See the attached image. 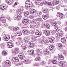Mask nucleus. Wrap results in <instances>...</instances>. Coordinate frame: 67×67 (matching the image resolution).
<instances>
[{"instance_id": "4c0bfd02", "label": "nucleus", "mask_w": 67, "mask_h": 67, "mask_svg": "<svg viewBox=\"0 0 67 67\" xmlns=\"http://www.w3.org/2000/svg\"><path fill=\"white\" fill-rule=\"evenodd\" d=\"M43 3V4H44V5H47L49 3L47 1H44Z\"/></svg>"}, {"instance_id": "680f3d73", "label": "nucleus", "mask_w": 67, "mask_h": 67, "mask_svg": "<svg viewBox=\"0 0 67 67\" xmlns=\"http://www.w3.org/2000/svg\"><path fill=\"white\" fill-rule=\"evenodd\" d=\"M7 19L8 20H9V21H11V18H10V17H8Z\"/></svg>"}, {"instance_id": "e433bc0d", "label": "nucleus", "mask_w": 67, "mask_h": 67, "mask_svg": "<svg viewBox=\"0 0 67 67\" xmlns=\"http://www.w3.org/2000/svg\"><path fill=\"white\" fill-rule=\"evenodd\" d=\"M43 3V4H44V5H47L49 3L47 1H44Z\"/></svg>"}, {"instance_id": "a18cd8bd", "label": "nucleus", "mask_w": 67, "mask_h": 67, "mask_svg": "<svg viewBox=\"0 0 67 67\" xmlns=\"http://www.w3.org/2000/svg\"><path fill=\"white\" fill-rule=\"evenodd\" d=\"M18 56L20 59L21 60L23 59V58H24V56H23V55H20Z\"/></svg>"}, {"instance_id": "9d476101", "label": "nucleus", "mask_w": 67, "mask_h": 67, "mask_svg": "<svg viewBox=\"0 0 67 67\" xmlns=\"http://www.w3.org/2000/svg\"><path fill=\"white\" fill-rule=\"evenodd\" d=\"M29 20H28L26 19H25L24 20L22 21V23L25 25L29 23Z\"/></svg>"}, {"instance_id": "39448f33", "label": "nucleus", "mask_w": 67, "mask_h": 67, "mask_svg": "<svg viewBox=\"0 0 67 67\" xmlns=\"http://www.w3.org/2000/svg\"><path fill=\"white\" fill-rule=\"evenodd\" d=\"M22 32L24 33L23 34L24 35H25V36L26 35H28L29 36H31L30 34H27V33L28 32L26 30H23L22 31Z\"/></svg>"}, {"instance_id": "4468645a", "label": "nucleus", "mask_w": 67, "mask_h": 67, "mask_svg": "<svg viewBox=\"0 0 67 67\" xmlns=\"http://www.w3.org/2000/svg\"><path fill=\"white\" fill-rule=\"evenodd\" d=\"M4 38L6 41H8L10 39V36L9 35H6L4 36Z\"/></svg>"}, {"instance_id": "20e7f679", "label": "nucleus", "mask_w": 67, "mask_h": 67, "mask_svg": "<svg viewBox=\"0 0 67 67\" xmlns=\"http://www.w3.org/2000/svg\"><path fill=\"white\" fill-rule=\"evenodd\" d=\"M58 64H59L60 66L62 67H65L66 66V63L64 61H61L60 62L58 63Z\"/></svg>"}, {"instance_id": "f8f14e48", "label": "nucleus", "mask_w": 67, "mask_h": 67, "mask_svg": "<svg viewBox=\"0 0 67 67\" xmlns=\"http://www.w3.org/2000/svg\"><path fill=\"white\" fill-rule=\"evenodd\" d=\"M43 12L44 13H46L48 12V9L46 7H43L42 8Z\"/></svg>"}, {"instance_id": "c9c22d12", "label": "nucleus", "mask_w": 67, "mask_h": 67, "mask_svg": "<svg viewBox=\"0 0 67 67\" xmlns=\"http://www.w3.org/2000/svg\"><path fill=\"white\" fill-rule=\"evenodd\" d=\"M22 42H20V41H17L16 43V44L17 45H20L21 44V43Z\"/></svg>"}, {"instance_id": "2f4dec72", "label": "nucleus", "mask_w": 67, "mask_h": 67, "mask_svg": "<svg viewBox=\"0 0 67 67\" xmlns=\"http://www.w3.org/2000/svg\"><path fill=\"white\" fill-rule=\"evenodd\" d=\"M35 60L36 61H40V60H41V58H40L37 57L35 58Z\"/></svg>"}, {"instance_id": "774afa93", "label": "nucleus", "mask_w": 67, "mask_h": 67, "mask_svg": "<svg viewBox=\"0 0 67 67\" xmlns=\"http://www.w3.org/2000/svg\"><path fill=\"white\" fill-rule=\"evenodd\" d=\"M2 34L4 35L5 36V35H6L7 34H6V32H3Z\"/></svg>"}, {"instance_id": "e2e57ef3", "label": "nucleus", "mask_w": 67, "mask_h": 67, "mask_svg": "<svg viewBox=\"0 0 67 67\" xmlns=\"http://www.w3.org/2000/svg\"><path fill=\"white\" fill-rule=\"evenodd\" d=\"M11 39L12 40H14L15 39V37L14 36H11Z\"/></svg>"}, {"instance_id": "7ed1b4c3", "label": "nucleus", "mask_w": 67, "mask_h": 67, "mask_svg": "<svg viewBox=\"0 0 67 67\" xmlns=\"http://www.w3.org/2000/svg\"><path fill=\"white\" fill-rule=\"evenodd\" d=\"M30 13L31 14H36L37 13V12L34 9H32L30 10Z\"/></svg>"}, {"instance_id": "7c9ffc66", "label": "nucleus", "mask_w": 67, "mask_h": 67, "mask_svg": "<svg viewBox=\"0 0 67 67\" xmlns=\"http://www.w3.org/2000/svg\"><path fill=\"white\" fill-rule=\"evenodd\" d=\"M34 54V52L33 50H30V54L31 55H33Z\"/></svg>"}, {"instance_id": "864d4df0", "label": "nucleus", "mask_w": 67, "mask_h": 67, "mask_svg": "<svg viewBox=\"0 0 67 67\" xmlns=\"http://www.w3.org/2000/svg\"><path fill=\"white\" fill-rule=\"evenodd\" d=\"M37 15H38V16H40L39 15H42V12H40V13H37Z\"/></svg>"}, {"instance_id": "4be33fe9", "label": "nucleus", "mask_w": 67, "mask_h": 67, "mask_svg": "<svg viewBox=\"0 0 67 67\" xmlns=\"http://www.w3.org/2000/svg\"><path fill=\"white\" fill-rule=\"evenodd\" d=\"M0 19L1 21H3V23H5V22H6V20L4 19V17H1L0 18Z\"/></svg>"}, {"instance_id": "dca6fc26", "label": "nucleus", "mask_w": 67, "mask_h": 67, "mask_svg": "<svg viewBox=\"0 0 67 67\" xmlns=\"http://www.w3.org/2000/svg\"><path fill=\"white\" fill-rule=\"evenodd\" d=\"M61 42L63 43H65L64 44H66V39L65 38H63L61 39Z\"/></svg>"}, {"instance_id": "aec40b11", "label": "nucleus", "mask_w": 67, "mask_h": 67, "mask_svg": "<svg viewBox=\"0 0 67 67\" xmlns=\"http://www.w3.org/2000/svg\"><path fill=\"white\" fill-rule=\"evenodd\" d=\"M43 26L46 29H49V25L48 24H45Z\"/></svg>"}, {"instance_id": "3c124183", "label": "nucleus", "mask_w": 67, "mask_h": 67, "mask_svg": "<svg viewBox=\"0 0 67 67\" xmlns=\"http://www.w3.org/2000/svg\"><path fill=\"white\" fill-rule=\"evenodd\" d=\"M59 3V1L58 0H56L55 1V4H58Z\"/></svg>"}, {"instance_id": "13d9d810", "label": "nucleus", "mask_w": 67, "mask_h": 67, "mask_svg": "<svg viewBox=\"0 0 67 67\" xmlns=\"http://www.w3.org/2000/svg\"><path fill=\"white\" fill-rule=\"evenodd\" d=\"M37 64L36 63H35V64H33L32 65V66H33V67L34 66H37Z\"/></svg>"}, {"instance_id": "052dcab7", "label": "nucleus", "mask_w": 67, "mask_h": 67, "mask_svg": "<svg viewBox=\"0 0 67 67\" xmlns=\"http://www.w3.org/2000/svg\"><path fill=\"white\" fill-rule=\"evenodd\" d=\"M16 9H14L13 10V13H15L16 12Z\"/></svg>"}, {"instance_id": "0eeeda50", "label": "nucleus", "mask_w": 67, "mask_h": 67, "mask_svg": "<svg viewBox=\"0 0 67 67\" xmlns=\"http://www.w3.org/2000/svg\"><path fill=\"white\" fill-rule=\"evenodd\" d=\"M35 34L36 35H37L38 36H41V35H42V33L41 31H37L36 32Z\"/></svg>"}, {"instance_id": "0e129e2a", "label": "nucleus", "mask_w": 67, "mask_h": 67, "mask_svg": "<svg viewBox=\"0 0 67 67\" xmlns=\"http://www.w3.org/2000/svg\"><path fill=\"white\" fill-rule=\"evenodd\" d=\"M21 38H18V41H19V42H20V41L21 40Z\"/></svg>"}, {"instance_id": "f3484780", "label": "nucleus", "mask_w": 67, "mask_h": 67, "mask_svg": "<svg viewBox=\"0 0 67 67\" xmlns=\"http://www.w3.org/2000/svg\"><path fill=\"white\" fill-rule=\"evenodd\" d=\"M43 53L45 55H47L49 53V51L47 49H44L43 51Z\"/></svg>"}, {"instance_id": "1a4fd4ad", "label": "nucleus", "mask_w": 67, "mask_h": 67, "mask_svg": "<svg viewBox=\"0 0 67 67\" xmlns=\"http://www.w3.org/2000/svg\"><path fill=\"white\" fill-rule=\"evenodd\" d=\"M63 43H57V46L58 48H61L62 47H63Z\"/></svg>"}, {"instance_id": "6e6552de", "label": "nucleus", "mask_w": 67, "mask_h": 67, "mask_svg": "<svg viewBox=\"0 0 67 67\" xmlns=\"http://www.w3.org/2000/svg\"><path fill=\"white\" fill-rule=\"evenodd\" d=\"M44 33L46 36H49L51 34L50 31L48 30H45L44 31Z\"/></svg>"}, {"instance_id": "bf43d9fd", "label": "nucleus", "mask_w": 67, "mask_h": 67, "mask_svg": "<svg viewBox=\"0 0 67 67\" xmlns=\"http://www.w3.org/2000/svg\"><path fill=\"white\" fill-rule=\"evenodd\" d=\"M20 9H21V11H23L24 10V7H21Z\"/></svg>"}, {"instance_id": "6ab92c4d", "label": "nucleus", "mask_w": 67, "mask_h": 67, "mask_svg": "<svg viewBox=\"0 0 67 67\" xmlns=\"http://www.w3.org/2000/svg\"><path fill=\"white\" fill-rule=\"evenodd\" d=\"M5 63L6 64H7V65H9V66H11V63L10 62V61L9 60H7L5 61Z\"/></svg>"}, {"instance_id": "cd10ccee", "label": "nucleus", "mask_w": 67, "mask_h": 67, "mask_svg": "<svg viewBox=\"0 0 67 67\" xmlns=\"http://www.w3.org/2000/svg\"><path fill=\"white\" fill-rule=\"evenodd\" d=\"M21 47L24 50H25V49H26L27 48L26 47L24 44H23L21 45Z\"/></svg>"}, {"instance_id": "ddd939ff", "label": "nucleus", "mask_w": 67, "mask_h": 67, "mask_svg": "<svg viewBox=\"0 0 67 67\" xmlns=\"http://www.w3.org/2000/svg\"><path fill=\"white\" fill-rule=\"evenodd\" d=\"M12 60L14 62H16V63H18L19 61V58H13Z\"/></svg>"}, {"instance_id": "473e14b6", "label": "nucleus", "mask_w": 67, "mask_h": 67, "mask_svg": "<svg viewBox=\"0 0 67 67\" xmlns=\"http://www.w3.org/2000/svg\"><path fill=\"white\" fill-rule=\"evenodd\" d=\"M64 34H63L60 33L59 34H58V36H57V37H59H59H62L63 35H64Z\"/></svg>"}, {"instance_id": "58836bf2", "label": "nucleus", "mask_w": 67, "mask_h": 67, "mask_svg": "<svg viewBox=\"0 0 67 67\" xmlns=\"http://www.w3.org/2000/svg\"><path fill=\"white\" fill-rule=\"evenodd\" d=\"M21 35H22V33H18L17 34H15V35L17 36H20Z\"/></svg>"}, {"instance_id": "37998d69", "label": "nucleus", "mask_w": 67, "mask_h": 67, "mask_svg": "<svg viewBox=\"0 0 67 67\" xmlns=\"http://www.w3.org/2000/svg\"><path fill=\"white\" fill-rule=\"evenodd\" d=\"M58 34H59L58 33H57L55 34V35L57 37L56 38V40H59V37L58 36H58Z\"/></svg>"}, {"instance_id": "5fc2aeb1", "label": "nucleus", "mask_w": 67, "mask_h": 67, "mask_svg": "<svg viewBox=\"0 0 67 67\" xmlns=\"http://www.w3.org/2000/svg\"><path fill=\"white\" fill-rule=\"evenodd\" d=\"M63 53L64 55H66L67 54V51H63Z\"/></svg>"}, {"instance_id": "a211bd4d", "label": "nucleus", "mask_w": 67, "mask_h": 67, "mask_svg": "<svg viewBox=\"0 0 67 67\" xmlns=\"http://www.w3.org/2000/svg\"><path fill=\"white\" fill-rule=\"evenodd\" d=\"M6 6L3 5H1L0 6V8L2 10H3L5 9V7Z\"/></svg>"}, {"instance_id": "c03bdc74", "label": "nucleus", "mask_w": 67, "mask_h": 67, "mask_svg": "<svg viewBox=\"0 0 67 67\" xmlns=\"http://www.w3.org/2000/svg\"><path fill=\"white\" fill-rule=\"evenodd\" d=\"M7 3L9 5H10V4H11L12 3V1L10 0L9 1H8V2Z\"/></svg>"}, {"instance_id": "9b49d317", "label": "nucleus", "mask_w": 67, "mask_h": 67, "mask_svg": "<svg viewBox=\"0 0 67 67\" xmlns=\"http://www.w3.org/2000/svg\"><path fill=\"white\" fill-rule=\"evenodd\" d=\"M19 52H20V50L19 49H18L15 51L14 50L13 51L12 53L14 55H16L19 53Z\"/></svg>"}, {"instance_id": "a878e982", "label": "nucleus", "mask_w": 67, "mask_h": 67, "mask_svg": "<svg viewBox=\"0 0 67 67\" xmlns=\"http://www.w3.org/2000/svg\"><path fill=\"white\" fill-rule=\"evenodd\" d=\"M49 42L51 43H54V41L53 40L52 38H49Z\"/></svg>"}, {"instance_id": "4d7b16f0", "label": "nucleus", "mask_w": 67, "mask_h": 67, "mask_svg": "<svg viewBox=\"0 0 67 67\" xmlns=\"http://www.w3.org/2000/svg\"><path fill=\"white\" fill-rule=\"evenodd\" d=\"M32 22L33 23H34V24H36V21L35 20H32Z\"/></svg>"}, {"instance_id": "412c9836", "label": "nucleus", "mask_w": 67, "mask_h": 67, "mask_svg": "<svg viewBox=\"0 0 67 67\" xmlns=\"http://www.w3.org/2000/svg\"><path fill=\"white\" fill-rule=\"evenodd\" d=\"M57 14L59 15V17L61 18H63V16H64V15L62 13H58Z\"/></svg>"}, {"instance_id": "09e8293b", "label": "nucleus", "mask_w": 67, "mask_h": 67, "mask_svg": "<svg viewBox=\"0 0 67 67\" xmlns=\"http://www.w3.org/2000/svg\"><path fill=\"white\" fill-rule=\"evenodd\" d=\"M37 20L38 22H40L42 21V18H38L37 19Z\"/></svg>"}, {"instance_id": "603ef678", "label": "nucleus", "mask_w": 67, "mask_h": 67, "mask_svg": "<svg viewBox=\"0 0 67 67\" xmlns=\"http://www.w3.org/2000/svg\"><path fill=\"white\" fill-rule=\"evenodd\" d=\"M55 30H52L51 32V33L52 34H55Z\"/></svg>"}, {"instance_id": "69168bd1", "label": "nucleus", "mask_w": 67, "mask_h": 67, "mask_svg": "<svg viewBox=\"0 0 67 67\" xmlns=\"http://www.w3.org/2000/svg\"><path fill=\"white\" fill-rule=\"evenodd\" d=\"M55 31L56 32H58L59 31V29L58 28L56 29Z\"/></svg>"}, {"instance_id": "f704fd0d", "label": "nucleus", "mask_w": 67, "mask_h": 67, "mask_svg": "<svg viewBox=\"0 0 67 67\" xmlns=\"http://www.w3.org/2000/svg\"><path fill=\"white\" fill-rule=\"evenodd\" d=\"M24 15L25 16L27 17V18H30L29 13H27V14H24Z\"/></svg>"}, {"instance_id": "de8ad7c7", "label": "nucleus", "mask_w": 67, "mask_h": 67, "mask_svg": "<svg viewBox=\"0 0 67 67\" xmlns=\"http://www.w3.org/2000/svg\"><path fill=\"white\" fill-rule=\"evenodd\" d=\"M30 3H29L27 4V5H26L25 6L26 7V8H29L30 7Z\"/></svg>"}, {"instance_id": "f257e3e1", "label": "nucleus", "mask_w": 67, "mask_h": 67, "mask_svg": "<svg viewBox=\"0 0 67 67\" xmlns=\"http://www.w3.org/2000/svg\"><path fill=\"white\" fill-rule=\"evenodd\" d=\"M36 53L35 54L37 56H42V54L40 52V49H38L36 50L35 51Z\"/></svg>"}, {"instance_id": "2eb2a0df", "label": "nucleus", "mask_w": 67, "mask_h": 67, "mask_svg": "<svg viewBox=\"0 0 67 67\" xmlns=\"http://www.w3.org/2000/svg\"><path fill=\"white\" fill-rule=\"evenodd\" d=\"M7 46L8 47L10 48H12V47H13V45L12 44V43L11 42H8L7 44Z\"/></svg>"}, {"instance_id": "8fccbe9b", "label": "nucleus", "mask_w": 67, "mask_h": 67, "mask_svg": "<svg viewBox=\"0 0 67 67\" xmlns=\"http://www.w3.org/2000/svg\"><path fill=\"white\" fill-rule=\"evenodd\" d=\"M24 55V54L23 52H21L19 54L18 56H23Z\"/></svg>"}, {"instance_id": "a19ab883", "label": "nucleus", "mask_w": 67, "mask_h": 67, "mask_svg": "<svg viewBox=\"0 0 67 67\" xmlns=\"http://www.w3.org/2000/svg\"><path fill=\"white\" fill-rule=\"evenodd\" d=\"M48 5L50 7H53V3L51 2L48 3Z\"/></svg>"}, {"instance_id": "79ce46f5", "label": "nucleus", "mask_w": 67, "mask_h": 67, "mask_svg": "<svg viewBox=\"0 0 67 67\" xmlns=\"http://www.w3.org/2000/svg\"><path fill=\"white\" fill-rule=\"evenodd\" d=\"M29 46L30 47H33L34 46V44L33 43H29Z\"/></svg>"}, {"instance_id": "6e6d98bb", "label": "nucleus", "mask_w": 67, "mask_h": 67, "mask_svg": "<svg viewBox=\"0 0 67 67\" xmlns=\"http://www.w3.org/2000/svg\"><path fill=\"white\" fill-rule=\"evenodd\" d=\"M14 29L15 31V30H18L19 29V28L18 27H14Z\"/></svg>"}, {"instance_id": "c85d7f7f", "label": "nucleus", "mask_w": 67, "mask_h": 67, "mask_svg": "<svg viewBox=\"0 0 67 67\" xmlns=\"http://www.w3.org/2000/svg\"><path fill=\"white\" fill-rule=\"evenodd\" d=\"M42 18L44 20H46L47 19V17L46 16V15H43L42 16Z\"/></svg>"}, {"instance_id": "393cba45", "label": "nucleus", "mask_w": 67, "mask_h": 67, "mask_svg": "<svg viewBox=\"0 0 67 67\" xmlns=\"http://www.w3.org/2000/svg\"><path fill=\"white\" fill-rule=\"evenodd\" d=\"M9 29L10 31H15L14 27L12 26H10Z\"/></svg>"}, {"instance_id": "bb28decb", "label": "nucleus", "mask_w": 67, "mask_h": 67, "mask_svg": "<svg viewBox=\"0 0 67 67\" xmlns=\"http://www.w3.org/2000/svg\"><path fill=\"white\" fill-rule=\"evenodd\" d=\"M2 54L3 56H6L7 55V52L6 51H3L2 52Z\"/></svg>"}, {"instance_id": "ea45409f", "label": "nucleus", "mask_w": 67, "mask_h": 67, "mask_svg": "<svg viewBox=\"0 0 67 67\" xmlns=\"http://www.w3.org/2000/svg\"><path fill=\"white\" fill-rule=\"evenodd\" d=\"M41 65L42 66H44V65H46V63L45 62L43 61L41 62Z\"/></svg>"}, {"instance_id": "c756f323", "label": "nucleus", "mask_w": 67, "mask_h": 67, "mask_svg": "<svg viewBox=\"0 0 67 67\" xmlns=\"http://www.w3.org/2000/svg\"><path fill=\"white\" fill-rule=\"evenodd\" d=\"M22 12V11L20 9H18L17 10V13L19 14L21 13Z\"/></svg>"}, {"instance_id": "f03ea898", "label": "nucleus", "mask_w": 67, "mask_h": 67, "mask_svg": "<svg viewBox=\"0 0 67 67\" xmlns=\"http://www.w3.org/2000/svg\"><path fill=\"white\" fill-rule=\"evenodd\" d=\"M22 18V15H20V14H18L17 16H15L14 17V20H19Z\"/></svg>"}, {"instance_id": "5701e85b", "label": "nucleus", "mask_w": 67, "mask_h": 67, "mask_svg": "<svg viewBox=\"0 0 67 67\" xmlns=\"http://www.w3.org/2000/svg\"><path fill=\"white\" fill-rule=\"evenodd\" d=\"M54 46L53 45H50L48 47V48L49 50H52L54 48Z\"/></svg>"}, {"instance_id": "b1692460", "label": "nucleus", "mask_w": 67, "mask_h": 67, "mask_svg": "<svg viewBox=\"0 0 67 67\" xmlns=\"http://www.w3.org/2000/svg\"><path fill=\"white\" fill-rule=\"evenodd\" d=\"M63 59L64 57L62 55H60L59 56V58H58V59L60 60H63Z\"/></svg>"}, {"instance_id": "423d86ee", "label": "nucleus", "mask_w": 67, "mask_h": 67, "mask_svg": "<svg viewBox=\"0 0 67 67\" xmlns=\"http://www.w3.org/2000/svg\"><path fill=\"white\" fill-rule=\"evenodd\" d=\"M23 61L25 64H30V60L29 59H24Z\"/></svg>"}, {"instance_id": "49530a36", "label": "nucleus", "mask_w": 67, "mask_h": 67, "mask_svg": "<svg viewBox=\"0 0 67 67\" xmlns=\"http://www.w3.org/2000/svg\"><path fill=\"white\" fill-rule=\"evenodd\" d=\"M52 63L54 64H56L57 63V62L56 60H54L52 61Z\"/></svg>"}, {"instance_id": "72a5a7b5", "label": "nucleus", "mask_w": 67, "mask_h": 67, "mask_svg": "<svg viewBox=\"0 0 67 67\" xmlns=\"http://www.w3.org/2000/svg\"><path fill=\"white\" fill-rule=\"evenodd\" d=\"M52 25L53 26H57V24L55 22H52Z\"/></svg>"}, {"instance_id": "338daca9", "label": "nucleus", "mask_w": 67, "mask_h": 67, "mask_svg": "<svg viewBox=\"0 0 67 67\" xmlns=\"http://www.w3.org/2000/svg\"><path fill=\"white\" fill-rule=\"evenodd\" d=\"M56 9L57 10H58L59 9V6H57L56 7Z\"/></svg>"}]
</instances>
